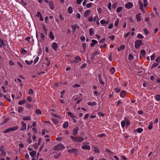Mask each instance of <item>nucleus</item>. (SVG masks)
<instances>
[{
    "label": "nucleus",
    "instance_id": "nucleus-1",
    "mask_svg": "<svg viewBox=\"0 0 160 160\" xmlns=\"http://www.w3.org/2000/svg\"><path fill=\"white\" fill-rule=\"evenodd\" d=\"M148 3L147 0H139V9L143 12H144L143 7L146 8L147 6Z\"/></svg>",
    "mask_w": 160,
    "mask_h": 160
},
{
    "label": "nucleus",
    "instance_id": "nucleus-2",
    "mask_svg": "<svg viewBox=\"0 0 160 160\" xmlns=\"http://www.w3.org/2000/svg\"><path fill=\"white\" fill-rule=\"evenodd\" d=\"M124 119L125 120H123L121 122L122 127V128H124L125 127V125H126V128H128L130 125V121L126 118H125Z\"/></svg>",
    "mask_w": 160,
    "mask_h": 160
},
{
    "label": "nucleus",
    "instance_id": "nucleus-3",
    "mask_svg": "<svg viewBox=\"0 0 160 160\" xmlns=\"http://www.w3.org/2000/svg\"><path fill=\"white\" fill-rule=\"evenodd\" d=\"M70 137L72 140L75 142H80L84 140V138L81 137H78L70 136Z\"/></svg>",
    "mask_w": 160,
    "mask_h": 160
},
{
    "label": "nucleus",
    "instance_id": "nucleus-4",
    "mask_svg": "<svg viewBox=\"0 0 160 160\" xmlns=\"http://www.w3.org/2000/svg\"><path fill=\"white\" fill-rule=\"evenodd\" d=\"M65 148L64 146L62 144H59L56 145L54 148V150L59 151Z\"/></svg>",
    "mask_w": 160,
    "mask_h": 160
},
{
    "label": "nucleus",
    "instance_id": "nucleus-5",
    "mask_svg": "<svg viewBox=\"0 0 160 160\" xmlns=\"http://www.w3.org/2000/svg\"><path fill=\"white\" fill-rule=\"evenodd\" d=\"M142 41L141 40H138L135 42V47L136 48H138L142 45Z\"/></svg>",
    "mask_w": 160,
    "mask_h": 160
},
{
    "label": "nucleus",
    "instance_id": "nucleus-6",
    "mask_svg": "<svg viewBox=\"0 0 160 160\" xmlns=\"http://www.w3.org/2000/svg\"><path fill=\"white\" fill-rule=\"evenodd\" d=\"M18 129V127L17 126H15L13 127L9 128L3 132V133H5L6 132H9L11 131H14Z\"/></svg>",
    "mask_w": 160,
    "mask_h": 160
},
{
    "label": "nucleus",
    "instance_id": "nucleus-7",
    "mask_svg": "<svg viewBox=\"0 0 160 160\" xmlns=\"http://www.w3.org/2000/svg\"><path fill=\"white\" fill-rule=\"evenodd\" d=\"M133 6V4L131 2H128L125 5V8L128 9H130L132 8Z\"/></svg>",
    "mask_w": 160,
    "mask_h": 160
},
{
    "label": "nucleus",
    "instance_id": "nucleus-8",
    "mask_svg": "<svg viewBox=\"0 0 160 160\" xmlns=\"http://www.w3.org/2000/svg\"><path fill=\"white\" fill-rule=\"evenodd\" d=\"M69 152H73L74 154L78 155V151L75 148H72L71 149H69L68 150Z\"/></svg>",
    "mask_w": 160,
    "mask_h": 160
},
{
    "label": "nucleus",
    "instance_id": "nucleus-9",
    "mask_svg": "<svg viewBox=\"0 0 160 160\" xmlns=\"http://www.w3.org/2000/svg\"><path fill=\"white\" fill-rule=\"evenodd\" d=\"M91 11L90 10H86L83 14L85 18H87L89 16V14L91 13Z\"/></svg>",
    "mask_w": 160,
    "mask_h": 160
},
{
    "label": "nucleus",
    "instance_id": "nucleus-10",
    "mask_svg": "<svg viewBox=\"0 0 160 160\" xmlns=\"http://www.w3.org/2000/svg\"><path fill=\"white\" fill-rule=\"evenodd\" d=\"M21 124H22V127L20 129V130L22 131L25 130L27 128L26 124L23 122H22Z\"/></svg>",
    "mask_w": 160,
    "mask_h": 160
},
{
    "label": "nucleus",
    "instance_id": "nucleus-11",
    "mask_svg": "<svg viewBox=\"0 0 160 160\" xmlns=\"http://www.w3.org/2000/svg\"><path fill=\"white\" fill-rule=\"evenodd\" d=\"M52 47L54 51H57L58 47L57 43L56 42H53L52 44Z\"/></svg>",
    "mask_w": 160,
    "mask_h": 160
},
{
    "label": "nucleus",
    "instance_id": "nucleus-12",
    "mask_svg": "<svg viewBox=\"0 0 160 160\" xmlns=\"http://www.w3.org/2000/svg\"><path fill=\"white\" fill-rule=\"evenodd\" d=\"M75 60L73 61L72 62V63L75 62V63H78L79 61H80L81 60V58L79 57H76L74 58Z\"/></svg>",
    "mask_w": 160,
    "mask_h": 160
},
{
    "label": "nucleus",
    "instance_id": "nucleus-13",
    "mask_svg": "<svg viewBox=\"0 0 160 160\" xmlns=\"http://www.w3.org/2000/svg\"><path fill=\"white\" fill-rule=\"evenodd\" d=\"M36 16L40 18V19L41 21H43V18L42 17V15L41 13L39 12H38L36 13Z\"/></svg>",
    "mask_w": 160,
    "mask_h": 160
},
{
    "label": "nucleus",
    "instance_id": "nucleus-14",
    "mask_svg": "<svg viewBox=\"0 0 160 160\" xmlns=\"http://www.w3.org/2000/svg\"><path fill=\"white\" fill-rule=\"evenodd\" d=\"M48 3L50 8L51 10H53L54 8L53 2L52 1H50Z\"/></svg>",
    "mask_w": 160,
    "mask_h": 160
},
{
    "label": "nucleus",
    "instance_id": "nucleus-15",
    "mask_svg": "<svg viewBox=\"0 0 160 160\" xmlns=\"http://www.w3.org/2000/svg\"><path fill=\"white\" fill-rule=\"evenodd\" d=\"M100 22L101 24L102 25H108L109 22V20H108L107 21H105L104 20L102 19L100 21Z\"/></svg>",
    "mask_w": 160,
    "mask_h": 160
},
{
    "label": "nucleus",
    "instance_id": "nucleus-16",
    "mask_svg": "<svg viewBox=\"0 0 160 160\" xmlns=\"http://www.w3.org/2000/svg\"><path fill=\"white\" fill-rule=\"evenodd\" d=\"M127 92L125 90L122 91L120 93V96L122 98H124L125 97Z\"/></svg>",
    "mask_w": 160,
    "mask_h": 160
},
{
    "label": "nucleus",
    "instance_id": "nucleus-17",
    "mask_svg": "<svg viewBox=\"0 0 160 160\" xmlns=\"http://www.w3.org/2000/svg\"><path fill=\"white\" fill-rule=\"evenodd\" d=\"M78 127H76L75 128H74L73 129L72 131L73 135L74 136L76 135V134H78Z\"/></svg>",
    "mask_w": 160,
    "mask_h": 160
},
{
    "label": "nucleus",
    "instance_id": "nucleus-18",
    "mask_svg": "<svg viewBox=\"0 0 160 160\" xmlns=\"http://www.w3.org/2000/svg\"><path fill=\"white\" fill-rule=\"evenodd\" d=\"M136 17L138 21L140 22L141 20V18L142 17V16L140 13H139L137 14L136 15Z\"/></svg>",
    "mask_w": 160,
    "mask_h": 160
},
{
    "label": "nucleus",
    "instance_id": "nucleus-19",
    "mask_svg": "<svg viewBox=\"0 0 160 160\" xmlns=\"http://www.w3.org/2000/svg\"><path fill=\"white\" fill-rule=\"evenodd\" d=\"M81 148L83 149L90 150V147L88 145H84Z\"/></svg>",
    "mask_w": 160,
    "mask_h": 160
},
{
    "label": "nucleus",
    "instance_id": "nucleus-20",
    "mask_svg": "<svg viewBox=\"0 0 160 160\" xmlns=\"http://www.w3.org/2000/svg\"><path fill=\"white\" fill-rule=\"evenodd\" d=\"M79 28V26L77 25H73L72 26V28L73 32H75L76 29L77 28Z\"/></svg>",
    "mask_w": 160,
    "mask_h": 160
},
{
    "label": "nucleus",
    "instance_id": "nucleus-21",
    "mask_svg": "<svg viewBox=\"0 0 160 160\" xmlns=\"http://www.w3.org/2000/svg\"><path fill=\"white\" fill-rule=\"evenodd\" d=\"M143 131V129L141 128H138L137 129L135 130H134V132H135L136 131L138 133H140L142 132Z\"/></svg>",
    "mask_w": 160,
    "mask_h": 160
},
{
    "label": "nucleus",
    "instance_id": "nucleus-22",
    "mask_svg": "<svg viewBox=\"0 0 160 160\" xmlns=\"http://www.w3.org/2000/svg\"><path fill=\"white\" fill-rule=\"evenodd\" d=\"M49 37V38L52 40H53L54 39V35H53L52 32V31H51L50 32Z\"/></svg>",
    "mask_w": 160,
    "mask_h": 160
},
{
    "label": "nucleus",
    "instance_id": "nucleus-23",
    "mask_svg": "<svg viewBox=\"0 0 160 160\" xmlns=\"http://www.w3.org/2000/svg\"><path fill=\"white\" fill-rule=\"evenodd\" d=\"M125 48V46L124 45H121L119 47H118L117 49L118 51H120L124 50Z\"/></svg>",
    "mask_w": 160,
    "mask_h": 160
},
{
    "label": "nucleus",
    "instance_id": "nucleus-24",
    "mask_svg": "<svg viewBox=\"0 0 160 160\" xmlns=\"http://www.w3.org/2000/svg\"><path fill=\"white\" fill-rule=\"evenodd\" d=\"M30 155L32 157H34L36 155V152L35 151H32L29 153Z\"/></svg>",
    "mask_w": 160,
    "mask_h": 160
},
{
    "label": "nucleus",
    "instance_id": "nucleus-25",
    "mask_svg": "<svg viewBox=\"0 0 160 160\" xmlns=\"http://www.w3.org/2000/svg\"><path fill=\"white\" fill-rule=\"evenodd\" d=\"M92 43L91 44V46L92 47L94 46L95 44L98 43L97 41L94 39L92 40Z\"/></svg>",
    "mask_w": 160,
    "mask_h": 160
},
{
    "label": "nucleus",
    "instance_id": "nucleus-26",
    "mask_svg": "<svg viewBox=\"0 0 160 160\" xmlns=\"http://www.w3.org/2000/svg\"><path fill=\"white\" fill-rule=\"evenodd\" d=\"M87 104L88 105L94 106L96 105L97 104V103L95 102H89L87 103Z\"/></svg>",
    "mask_w": 160,
    "mask_h": 160
},
{
    "label": "nucleus",
    "instance_id": "nucleus-27",
    "mask_svg": "<svg viewBox=\"0 0 160 160\" xmlns=\"http://www.w3.org/2000/svg\"><path fill=\"white\" fill-rule=\"evenodd\" d=\"M52 120L53 121V122L54 124H58V120L55 118H52Z\"/></svg>",
    "mask_w": 160,
    "mask_h": 160
},
{
    "label": "nucleus",
    "instance_id": "nucleus-28",
    "mask_svg": "<svg viewBox=\"0 0 160 160\" xmlns=\"http://www.w3.org/2000/svg\"><path fill=\"white\" fill-rule=\"evenodd\" d=\"M51 114L53 117L58 118V119H60L61 118V117L59 115H58L54 113H51Z\"/></svg>",
    "mask_w": 160,
    "mask_h": 160
},
{
    "label": "nucleus",
    "instance_id": "nucleus-29",
    "mask_svg": "<svg viewBox=\"0 0 160 160\" xmlns=\"http://www.w3.org/2000/svg\"><path fill=\"white\" fill-rule=\"evenodd\" d=\"M68 12L70 14H71L73 12L72 8L71 7H69L68 9Z\"/></svg>",
    "mask_w": 160,
    "mask_h": 160
},
{
    "label": "nucleus",
    "instance_id": "nucleus-30",
    "mask_svg": "<svg viewBox=\"0 0 160 160\" xmlns=\"http://www.w3.org/2000/svg\"><path fill=\"white\" fill-rule=\"evenodd\" d=\"M68 126V122H66L63 124V127L64 128H66Z\"/></svg>",
    "mask_w": 160,
    "mask_h": 160
},
{
    "label": "nucleus",
    "instance_id": "nucleus-31",
    "mask_svg": "<svg viewBox=\"0 0 160 160\" xmlns=\"http://www.w3.org/2000/svg\"><path fill=\"white\" fill-rule=\"evenodd\" d=\"M24 108L22 107H19L18 108V111L19 112H21L23 111Z\"/></svg>",
    "mask_w": 160,
    "mask_h": 160
},
{
    "label": "nucleus",
    "instance_id": "nucleus-32",
    "mask_svg": "<svg viewBox=\"0 0 160 160\" xmlns=\"http://www.w3.org/2000/svg\"><path fill=\"white\" fill-rule=\"evenodd\" d=\"M155 99L157 101H159L160 100V95L158 94L154 97Z\"/></svg>",
    "mask_w": 160,
    "mask_h": 160
},
{
    "label": "nucleus",
    "instance_id": "nucleus-33",
    "mask_svg": "<svg viewBox=\"0 0 160 160\" xmlns=\"http://www.w3.org/2000/svg\"><path fill=\"white\" fill-rule=\"evenodd\" d=\"M89 33L91 36H92L94 34V31L92 28H90L89 30Z\"/></svg>",
    "mask_w": 160,
    "mask_h": 160
},
{
    "label": "nucleus",
    "instance_id": "nucleus-34",
    "mask_svg": "<svg viewBox=\"0 0 160 160\" xmlns=\"http://www.w3.org/2000/svg\"><path fill=\"white\" fill-rule=\"evenodd\" d=\"M146 54V52L144 50H142L141 51L140 54L142 56H144Z\"/></svg>",
    "mask_w": 160,
    "mask_h": 160
},
{
    "label": "nucleus",
    "instance_id": "nucleus-35",
    "mask_svg": "<svg viewBox=\"0 0 160 160\" xmlns=\"http://www.w3.org/2000/svg\"><path fill=\"white\" fill-rule=\"evenodd\" d=\"M94 152L98 153H99L100 152L99 148L98 147H94Z\"/></svg>",
    "mask_w": 160,
    "mask_h": 160
},
{
    "label": "nucleus",
    "instance_id": "nucleus-36",
    "mask_svg": "<svg viewBox=\"0 0 160 160\" xmlns=\"http://www.w3.org/2000/svg\"><path fill=\"white\" fill-rule=\"evenodd\" d=\"M26 102V101L24 99L22 101H19L18 102V104L20 105H22V104L25 103Z\"/></svg>",
    "mask_w": 160,
    "mask_h": 160
},
{
    "label": "nucleus",
    "instance_id": "nucleus-37",
    "mask_svg": "<svg viewBox=\"0 0 160 160\" xmlns=\"http://www.w3.org/2000/svg\"><path fill=\"white\" fill-rule=\"evenodd\" d=\"M99 81L101 84L102 85H104V82L102 81L101 78L100 77H99Z\"/></svg>",
    "mask_w": 160,
    "mask_h": 160
},
{
    "label": "nucleus",
    "instance_id": "nucleus-38",
    "mask_svg": "<svg viewBox=\"0 0 160 160\" xmlns=\"http://www.w3.org/2000/svg\"><path fill=\"white\" fill-rule=\"evenodd\" d=\"M61 155L60 153H58V154L54 155V157L55 159H58V158Z\"/></svg>",
    "mask_w": 160,
    "mask_h": 160
},
{
    "label": "nucleus",
    "instance_id": "nucleus-39",
    "mask_svg": "<svg viewBox=\"0 0 160 160\" xmlns=\"http://www.w3.org/2000/svg\"><path fill=\"white\" fill-rule=\"evenodd\" d=\"M122 7H119L117 9V12H119L121 11L122 10Z\"/></svg>",
    "mask_w": 160,
    "mask_h": 160
},
{
    "label": "nucleus",
    "instance_id": "nucleus-40",
    "mask_svg": "<svg viewBox=\"0 0 160 160\" xmlns=\"http://www.w3.org/2000/svg\"><path fill=\"white\" fill-rule=\"evenodd\" d=\"M158 65H159V64L158 63L154 62L152 64V65L151 67V68H154L157 67Z\"/></svg>",
    "mask_w": 160,
    "mask_h": 160
},
{
    "label": "nucleus",
    "instance_id": "nucleus-41",
    "mask_svg": "<svg viewBox=\"0 0 160 160\" xmlns=\"http://www.w3.org/2000/svg\"><path fill=\"white\" fill-rule=\"evenodd\" d=\"M25 62L27 64L30 65L32 64L33 62V60H31L29 62L28 60H25Z\"/></svg>",
    "mask_w": 160,
    "mask_h": 160
},
{
    "label": "nucleus",
    "instance_id": "nucleus-42",
    "mask_svg": "<svg viewBox=\"0 0 160 160\" xmlns=\"http://www.w3.org/2000/svg\"><path fill=\"white\" fill-rule=\"evenodd\" d=\"M133 59V56L131 54H130L128 55V59L129 60H132Z\"/></svg>",
    "mask_w": 160,
    "mask_h": 160
},
{
    "label": "nucleus",
    "instance_id": "nucleus-43",
    "mask_svg": "<svg viewBox=\"0 0 160 160\" xmlns=\"http://www.w3.org/2000/svg\"><path fill=\"white\" fill-rule=\"evenodd\" d=\"M22 119L24 120H31V117H30L27 116L24 118H22Z\"/></svg>",
    "mask_w": 160,
    "mask_h": 160
},
{
    "label": "nucleus",
    "instance_id": "nucleus-44",
    "mask_svg": "<svg viewBox=\"0 0 160 160\" xmlns=\"http://www.w3.org/2000/svg\"><path fill=\"white\" fill-rule=\"evenodd\" d=\"M153 123L152 122H151L149 125L148 126V129L149 130H150L152 128Z\"/></svg>",
    "mask_w": 160,
    "mask_h": 160
},
{
    "label": "nucleus",
    "instance_id": "nucleus-45",
    "mask_svg": "<svg viewBox=\"0 0 160 160\" xmlns=\"http://www.w3.org/2000/svg\"><path fill=\"white\" fill-rule=\"evenodd\" d=\"M110 72L112 74H113L115 72V69L114 67H112L110 69Z\"/></svg>",
    "mask_w": 160,
    "mask_h": 160
},
{
    "label": "nucleus",
    "instance_id": "nucleus-46",
    "mask_svg": "<svg viewBox=\"0 0 160 160\" xmlns=\"http://www.w3.org/2000/svg\"><path fill=\"white\" fill-rule=\"evenodd\" d=\"M31 135H30V137L29 138H27V142L29 144L31 143L32 142L31 139Z\"/></svg>",
    "mask_w": 160,
    "mask_h": 160
},
{
    "label": "nucleus",
    "instance_id": "nucleus-47",
    "mask_svg": "<svg viewBox=\"0 0 160 160\" xmlns=\"http://www.w3.org/2000/svg\"><path fill=\"white\" fill-rule=\"evenodd\" d=\"M137 37L138 38L140 39H142L144 38L143 36L140 33H139L137 35Z\"/></svg>",
    "mask_w": 160,
    "mask_h": 160
},
{
    "label": "nucleus",
    "instance_id": "nucleus-48",
    "mask_svg": "<svg viewBox=\"0 0 160 160\" xmlns=\"http://www.w3.org/2000/svg\"><path fill=\"white\" fill-rule=\"evenodd\" d=\"M119 19H117L115 21L114 23V25L116 27H117L118 26V24L119 22Z\"/></svg>",
    "mask_w": 160,
    "mask_h": 160
},
{
    "label": "nucleus",
    "instance_id": "nucleus-49",
    "mask_svg": "<svg viewBox=\"0 0 160 160\" xmlns=\"http://www.w3.org/2000/svg\"><path fill=\"white\" fill-rule=\"evenodd\" d=\"M100 53V51H96L93 53V55L95 56H96L98 54H99Z\"/></svg>",
    "mask_w": 160,
    "mask_h": 160
},
{
    "label": "nucleus",
    "instance_id": "nucleus-50",
    "mask_svg": "<svg viewBox=\"0 0 160 160\" xmlns=\"http://www.w3.org/2000/svg\"><path fill=\"white\" fill-rule=\"evenodd\" d=\"M36 113L38 114H41V112L40 109H37L36 111Z\"/></svg>",
    "mask_w": 160,
    "mask_h": 160
},
{
    "label": "nucleus",
    "instance_id": "nucleus-51",
    "mask_svg": "<svg viewBox=\"0 0 160 160\" xmlns=\"http://www.w3.org/2000/svg\"><path fill=\"white\" fill-rule=\"evenodd\" d=\"M109 38L112 40H113L115 38V36L114 35H111L109 37Z\"/></svg>",
    "mask_w": 160,
    "mask_h": 160
},
{
    "label": "nucleus",
    "instance_id": "nucleus-52",
    "mask_svg": "<svg viewBox=\"0 0 160 160\" xmlns=\"http://www.w3.org/2000/svg\"><path fill=\"white\" fill-rule=\"evenodd\" d=\"M88 20L90 22H92L93 21V18L92 17H90L88 18Z\"/></svg>",
    "mask_w": 160,
    "mask_h": 160
},
{
    "label": "nucleus",
    "instance_id": "nucleus-53",
    "mask_svg": "<svg viewBox=\"0 0 160 160\" xmlns=\"http://www.w3.org/2000/svg\"><path fill=\"white\" fill-rule=\"evenodd\" d=\"M26 52L27 51L25 49L23 48L21 49V52L22 54H25Z\"/></svg>",
    "mask_w": 160,
    "mask_h": 160
},
{
    "label": "nucleus",
    "instance_id": "nucleus-54",
    "mask_svg": "<svg viewBox=\"0 0 160 160\" xmlns=\"http://www.w3.org/2000/svg\"><path fill=\"white\" fill-rule=\"evenodd\" d=\"M25 158L26 159H27L28 160H30V159L29 158V156L28 154H26L25 156Z\"/></svg>",
    "mask_w": 160,
    "mask_h": 160
},
{
    "label": "nucleus",
    "instance_id": "nucleus-55",
    "mask_svg": "<svg viewBox=\"0 0 160 160\" xmlns=\"http://www.w3.org/2000/svg\"><path fill=\"white\" fill-rule=\"evenodd\" d=\"M113 23H111L108 26V28L109 29H112L113 27Z\"/></svg>",
    "mask_w": 160,
    "mask_h": 160
},
{
    "label": "nucleus",
    "instance_id": "nucleus-56",
    "mask_svg": "<svg viewBox=\"0 0 160 160\" xmlns=\"http://www.w3.org/2000/svg\"><path fill=\"white\" fill-rule=\"evenodd\" d=\"M39 58L38 57H37L34 60V64H36L38 61Z\"/></svg>",
    "mask_w": 160,
    "mask_h": 160
},
{
    "label": "nucleus",
    "instance_id": "nucleus-57",
    "mask_svg": "<svg viewBox=\"0 0 160 160\" xmlns=\"http://www.w3.org/2000/svg\"><path fill=\"white\" fill-rule=\"evenodd\" d=\"M39 146L37 143H35L33 145V147L35 149H37L38 148V146Z\"/></svg>",
    "mask_w": 160,
    "mask_h": 160
},
{
    "label": "nucleus",
    "instance_id": "nucleus-58",
    "mask_svg": "<svg viewBox=\"0 0 160 160\" xmlns=\"http://www.w3.org/2000/svg\"><path fill=\"white\" fill-rule=\"evenodd\" d=\"M155 57V54H153L151 56V60H153L154 59Z\"/></svg>",
    "mask_w": 160,
    "mask_h": 160
},
{
    "label": "nucleus",
    "instance_id": "nucleus-59",
    "mask_svg": "<svg viewBox=\"0 0 160 160\" xmlns=\"http://www.w3.org/2000/svg\"><path fill=\"white\" fill-rule=\"evenodd\" d=\"M1 151H2V152H1V155L3 156H6V153L4 152L3 150H1Z\"/></svg>",
    "mask_w": 160,
    "mask_h": 160
},
{
    "label": "nucleus",
    "instance_id": "nucleus-60",
    "mask_svg": "<svg viewBox=\"0 0 160 160\" xmlns=\"http://www.w3.org/2000/svg\"><path fill=\"white\" fill-rule=\"evenodd\" d=\"M27 99L29 102H31L32 100V98L30 96L28 97L27 98Z\"/></svg>",
    "mask_w": 160,
    "mask_h": 160
},
{
    "label": "nucleus",
    "instance_id": "nucleus-61",
    "mask_svg": "<svg viewBox=\"0 0 160 160\" xmlns=\"http://www.w3.org/2000/svg\"><path fill=\"white\" fill-rule=\"evenodd\" d=\"M29 94H32L33 93V90L32 89H30L28 91Z\"/></svg>",
    "mask_w": 160,
    "mask_h": 160
},
{
    "label": "nucleus",
    "instance_id": "nucleus-62",
    "mask_svg": "<svg viewBox=\"0 0 160 160\" xmlns=\"http://www.w3.org/2000/svg\"><path fill=\"white\" fill-rule=\"evenodd\" d=\"M89 116V114L87 113L85 115V116L84 117V119H85L88 118Z\"/></svg>",
    "mask_w": 160,
    "mask_h": 160
},
{
    "label": "nucleus",
    "instance_id": "nucleus-63",
    "mask_svg": "<svg viewBox=\"0 0 160 160\" xmlns=\"http://www.w3.org/2000/svg\"><path fill=\"white\" fill-rule=\"evenodd\" d=\"M92 5V3H88L86 5V7L88 8H90Z\"/></svg>",
    "mask_w": 160,
    "mask_h": 160
},
{
    "label": "nucleus",
    "instance_id": "nucleus-64",
    "mask_svg": "<svg viewBox=\"0 0 160 160\" xmlns=\"http://www.w3.org/2000/svg\"><path fill=\"white\" fill-rule=\"evenodd\" d=\"M156 62H160V57H158L155 60Z\"/></svg>",
    "mask_w": 160,
    "mask_h": 160
}]
</instances>
